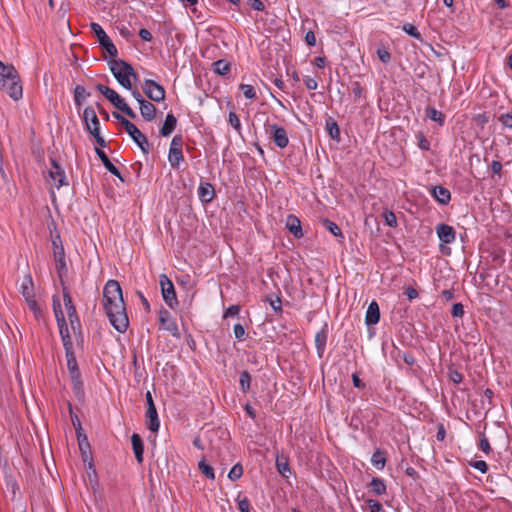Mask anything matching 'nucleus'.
Instances as JSON below:
<instances>
[{
	"mask_svg": "<svg viewBox=\"0 0 512 512\" xmlns=\"http://www.w3.org/2000/svg\"><path fill=\"white\" fill-rule=\"evenodd\" d=\"M238 509L240 512H250V503L247 498L238 500Z\"/></svg>",
	"mask_w": 512,
	"mask_h": 512,
	"instance_id": "58",
	"label": "nucleus"
},
{
	"mask_svg": "<svg viewBox=\"0 0 512 512\" xmlns=\"http://www.w3.org/2000/svg\"><path fill=\"white\" fill-rule=\"evenodd\" d=\"M377 56L379 60L384 63L388 64L391 60V54L388 52V50L384 46H380L376 50Z\"/></svg>",
	"mask_w": 512,
	"mask_h": 512,
	"instance_id": "43",
	"label": "nucleus"
},
{
	"mask_svg": "<svg viewBox=\"0 0 512 512\" xmlns=\"http://www.w3.org/2000/svg\"><path fill=\"white\" fill-rule=\"evenodd\" d=\"M52 307L56 320L60 319V321H63L65 315L64 312L62 311L61 302L57 295H53L52 297Z\"/></svg>",
	"mask_w": 512,
	"mask_h": 512,
	"instance_id": "37",
	"label": "nucleus"
},
{
	"mask_svg": "<svg viewBox=\"0 0 512 512\" xmlns=\"http://www.w3.org/2000/svg\"><path fill=\"white\" fill-rule=\"evenodd\" d=\"M109 67L118 83L123 88L131 90V79L133 78L137 80L138 78L133 67L126 61L121 59H112L111 61H109Z\"/></svg>",
	"mask_w": 512,
	"mask_h": 512,
	"instance_id": "4",
	"label": "nucleus"
},
{
	"mask_svg": "<svg viewBox=\"0 0 512 512\" xmlns=\"http://www.w3.org/2000/svg\"><path fill=\"white\" fill-rule=\"evenodd\" d=\"M448 374H449V379L455 384H459L463 380L462 374L459 371H457L456 369H450Z\"/></svg>",
	"mask_w": 512,
	"mask_h": 512,
	"instance_id": "52",
	"label": "nucleus"
},
{
	"mask_svg": "<svg viewBox=\"0 0 512 512\" xmlns=\"http://www.w3.org/2000/svg\"><path fill=\"white\" fill-rule=\"evenodd\" d=\"M140 113L146 121H152L156 117V107L145 100L140 104Z\"/></svg>",
	"mask_w": 512,
	"mask_h": 512,
	"instance_id": "24",
	"label": "nucleus"
},
{
	"mask_svg": "<svg viewBox=\"0 0 512 512\" xmlns=\"http://www.w3.org/2000/svg\"><path fill=\"white\" fill-rule=\"evenodd\" d=\"M148 429L154 433L158 432L160 428V421L156 408H147L146 411Z\"/></svg>",
	"mask_w": 512,
	"mask_h": 512,
	"instance_id": "19",
	"label": "nucleus"
},
{
	"mask_svg": "<svg viewBox=\"0 0 512 512\" xmlns=\"http://www.w3.org/2000/svg\"><path fill=\"white\" fill-rule=\"evenodd\" d=\"M304 84L307 87V89H309V90H316L318 88L317 80L310 76H306L304 78Z\"/></svg>",
	"mask_w": 512,
	"mask_h": 512,
	"instance_id": "56",
	"label": "nucleus"
},
{
	"mask_svg": "<svg viewBox=\"0 0 512 512\" xmlns=\"http://www.w3.org/2000/svg\"><path fill=\"white\" fill-rule=\"evenodd\" d=\"M327 337H328V335H327L326 328H322L315 335V345H316V349H317V352L320 357L322 356V354L325 351Z\"/></svg>",
	"mask_w": 512,
	"mask_h": 512,
	"instance_id": "26",
	"label": "nucleus"
},
{
	"mask_svg": "<svg viewBox=\"0 0 512 512\" xmlns=\"http://www.w3.org/2000/svg\"><path fill=\"white\" fill-rule=\"evenodd\" d=\"M93 137L95 138L97 144L101 147H105L106 146V142L104 140V138L100 135V130H97V132H90Z\"/></svg>",
	"mask_w": 512,
	"mask_h": 512,
	"instance_id": "63",
	"label": "nucleus"
},
{
	"mask_svg": "<svg viewBox=\"0 0 512 512\" xmlns=\"http://www.w3.org/2000/svg\"><path fill=\"white\" fill-rule=\"evenodd\" d=\"M270 138L275 145L281 149L286 148L289 144V138L286 130L277 124H271L267 128Z\"/></svg>",
	"mask_w": 512,
	"mask_h": 512,
	"instance_id": "9",
	"label": "nucleus"
},
{
	"mask_svg": "<svg viewBox=\"0 0 512 512\" xmlns=\"http://www.w3.org/2000/svg\"><path fill=\"white\" fill-rule=\"evenodd\" d=\"M269 303H270V306L272 307V309L276 312V313H279L281 312L282 310V303H281V300L279 297H270L269 298Z\"/></svg>",
	"mask_w": 512,
	"mask_h": 512,
	"instance_id": "53",
	"label": "nucleus"
},
{
	"mask_svg": "<svg viewBox=\"0 0 512 512\" xmlns=\"http://www.w3.org/2000/svg\"><path fill=\"white\" fill-rule=\"evenodd\" d=\"M425 115L428 119L437 122L440 126L444 124L445 116L442 112L438 111L434 107H427L425 110Z\"/></svg>",
	"mask_w": 512,
	"mask_h": 512,
	"instance_id": "33",
	"label": "nucleus"
},
{
	"mask_svg": "<svg viewBox=\"0 0 512 512\" xmlns=\"http://www.w3.org/2000/svg\"><path fill=\"white\" fill-rule=\"evenodd\" d=\"M239 312H240L239 305H231L224 312V318L234 317V316L238 315Z\"/></svg>",
	"mask_w": 512,
	"mask_h": 512,
	"instance_id": "55",
	"label": "nucleus"
},
{
	"mask_svg": "<svg viewBox=\"0 0 512 512\" xmlns=\"http://www.w3.org/2000/svg\"><path fill=\"white\" fill-rule=\"evenodd\" d=\"M473 467L475 469H477L478 471H480L481 473H485L488 469L486 462L483 460L476 461L474 463Z\"/></svg>",
	"mask_w": 512,
	"mask_h": 512,
	"instance_id": "61",
	"label": "nucleus"
},
{
	"mask_svg": "<svg viewBox=\"0 0 512 512\" xmlns=\"http://www.w3.org/2000/svg\"><path fill=\"white\" fill-rule=\"evenodd\" d=\"M198 469L200 472L205 475L208 479L214 480L215 479V473L214 469L211 465L206 463L205 459H202L198 463Z\"/></svg>",
	"mask_w": 512,
	"mask_h": 512,
	"instance_id": "36",
	"label": "nucleus"
},
{
	"mask_svg": "<svg viewBox=\"0 0 512 512\" xmlns=\"http://www.w3.org/2000/svg\"><path fill=\"white\" fill-rule=\"evenodd\" d=\"M214 72L219 75H226L230 71V64L225 60H218L213 63Z\"/></svg>",
	"mask_w": 512,
	"mask_h": 512,
	"instance_id": "39",
	"label": "nucleus"
},
{
	"mask_svg": "<svg viewBox=\"0 0 512 512\" xmlns=\"http://www.w3.org/2000/svg\"><path fill=\"white\" fill-rule=\"evenodd\" d=\"M276 467L278 472L283 477H288L291 473L288 460L285 457H277L276 458Z\"/></svg>",
	"mask_w": 512,
	"mask_h": 512,
	"instance_id": "35",
	"label": "nucleus"
},
{
	"mask_svg": "<svg viewBox=\"0 0 512 512\" xmlns=\"http://www.w3.org/2000/svg\"><path fill=\"white\" fill-rule=\"evenodd\" d=\"M431 192L434 199L442 205L448 204L451 199L450 191L444 186H435L432 188Z\"/></svg>",
	"mask_w": 512,
	"mask_h": 512,
	"instance_id": "16",
	"label": "nucleus"
},
{
	"mask_svg": "<svg viewBox=\"0 0 512 512\" xmlns=\"http://www.w3.org/2000/svg\"><path fill=\"white\" fill-rule=\"evenodd\" d=\"M83 121L89 132H97L100 130V122L92 107H86L83 111Z\"/></svg>",
	"mask_w": 512,
	"mask_h": 512,
	"instance_id": "13",
	"label": "nucleus"
},
{
	"mask_svg": "<svg viewBox=\"0 0 512 512\" xmlns=\"http://www.w3.org/2000/svg\"><path fill=\"white\" fill-rule=\"evenodd\" d=\"M0 89L15 101L22 98L23 88L17 70L13 65H6L2 61H0Z\"/></svg>",
	"mask_w": 512,
	"mask_h": 512,
	"instance_id": "2",
	"label": "nucleus"
},
{
	"mask_svg": "<svg viewBox=\"0 0 512 512\" xmlns=\"http://www.w3.org/2000/svg\"><path fill=\"white\" fill-rule=\"evenodd\" d=\"M228 122L239 134L241 133V122L235 112H229Z\"/></svg>",
	"mask_w": 512,
	"mask_h": 512,
	"instance_id": "44",
	"label": "nucleus"
},
{
	"mask_svg": "<svg viewBox=\"0 0 512 512\" xmlns=\"http://www.w3.org/2000/svg\"><path fill=\"white\" fill-rule=\"evenodd\" d=\"M324 226L334 236H336V237H343L341 229L339 228V226L336 223H334L332 221H329V220H325L324 221Z\"/></svg>",
	"mask_w": 512,
	"mask_h": 512,
	"instance_id": "45",
	"label": "nucleus"
},
{
	"mask_svg": "<svg viewBox=\"0 0 512 512\" xmlns=\"http://www.w3.org/2000/svg\"><path fill=\"white\" fill-rule=\"evenodd\" d=\"M59 328V332L62 338L63 346L65 350H71L73 347L72 340L69 334V329L66 323V319L63 318V321L60 319L56 320Z\"/></svg>",
	"mask_w": 512,
	"mask_h": 512,
	"instance_id": "18",
	"label": "nucleus"
},
{
	"mask_svg": "<svg viewBox=\"0 0 512 512\" xmlns=\"http://www.w3.org/2000/svg\"><path fill=\"white\" fill-rule=\"evenodd\" d=\"M183 139L180 135H175L170 143V150H182Z\"/></svg>",
	"mask_w": 512,
	"mask_h": 512,
	"instance_id": "51",
	"label": "nucleus"
},
{
	"mask_svg": "<svg viewBox=\"0 0 512 512\" xmlns=\"http://www.w3.org/2000/svg\"><path fill=\"white\" fill-rule=\"evenodd\" d=\"M159 282L164 301L170 308H174L178 302L172 281L165 274H161L159 277Z\"/></svg>",
	"mask_w": 512,
	"mask_h": 512,
	"instance_id": "7",
	"label": "nucleus"
},
{
	"mask_svg": "<svg viewBox=\"0 0 512 512\" xmlns=\"http://www.w3.org/2000/svg\"><path fill=\"white\" fill-rule=\"evenodd\" d=\"M369 488L370 491L377 496H381L386 493V484L384 480L379 477L372 478Z\"/></svg>",
	"mask_w": 512,
	"mask_h": 512,
	"instance_id": "27",
	"label": "nucleus"
},
{
	"mask_svg": "<svg viewBox=\"0 0 512 512\" xmlns=\"http://www.w3.org/2000/svg\"><path fill=\"white\" fill-rule=\"evenodd\" d=\"M53 253L57 272L59 275H61V272L66 268L64 249L62 246H56V249H54Z\"/></svg>",
	"mask_w": 512,
	"mask_h": 512,
	"instance_id": "28",
	"label": "nucleus"
},
{
	"mask_svg": "<svg viewBox=\"0 0 512 512\" xmlns=\"http://www.w3.org/2000/svg\"><path fill=\"white\" fill-rule=\"evenodd\" d=\"M184 156L182 150H170L168 153V161L172 168L178 169L181 162H183Z\"/></svg>",
	"mask_w": 512,
	"mask_h": 512,
	"instance_id": "31",
	"label": "nucleus"
},
{
	"mask_svg": "<svg viewBox=\"0 0 512 512\" xmlns=\"http://www.w3.org/2000/svg\"><path fill=\"white\" fill-rule=\"evenodd\" d=\"M436 233L440 240V247L451 244L456 239V233L452 226L447 224H439L436 226Z\"/></svg>",
	"mask_w": 512,
	"mask_h": 512,
	"instance_id": "12",
	"label": "nucleus"
},
{
	"mask_svg": "<svg viewBox=\"0 0 512 512\" xmlns=\"http://www.w3.org/2000/svg\"><path fill=\"white\" fill-rule=\"evenodd\" d=\"M97 90L103 95L105 96V98L112 102L113 99H115L119 94L114 91L113 89L103 85V84H98L97 85Z\"/></svg>",
	"mask_w": 512,
	"mask_h": 512,
	"instance_id": "38",
	"label": "nucleus"
},
{
	"mask_svg": "<svg viewBox=\"0 0 512 512\" xmlns=\"http://www.w3.org/2000/svg\"><path fill=\"white\" fill-rule=\"evenodd\" d=\"M95 152L97 156L100 158L101 162L103 163L104 167L114 176L118 177L119 179L123 180L121 177V173L119 169L110 161L108 156L104 151H102L99 148H95Z\"/></svg>",
	"mask_w": 512,
	"mask_h": 512,
	"instance_id": "17",
	"label": "nucleus"
},
{
	"mask_svg": "<svg viewBox=\"0 0 512 512\" xmlns=\"http://www.w3.org/2000/svg\"><path fill=\"white\" fill-rule=\"evenodd\" d=\"M49 178L51 185L56 188H60L61 186L68 185L66 180L65 171L61 168V166L56 162L55 159H51V168L49 170Z\"/></svg>",
	"mask_w": 512,
	"mask_h": 512,
	"instance_id": "10",
	"label": "nucleus"
},
{
	"mask_svg": "<svg viewBox=\"0 0 512 512\" xmlns=\"http://www.w3.org/2000/svg\"><path fill=\"white\" fill-rule=\"evenodd\" d=\"M286 226H287L288 230L296 238L302 237L303 234H302L301 223H300V220L296 216L289 215L287 217Z\"/></svg>",
	"mask_w": 512,
	"mask_h": 512,
	"instance_id": "23",
	"label": "nucleus"
},
{
	"mask_svg": "<svg viewBox=\"0 0 512 512\" xmlns=\"http://www.w3.org/2000/svg\"><path fill=\"white\" fill-rule=\"evenodd\" d=\"M379 320H380L379 305L376 301L373 300L367 308L366 315H365V323L368 326L375 325L379 322Z\"/></svg>",
	"mask_w": 512,
	"mask_h": 512,
	"instance_id": "15",
	"label": "nucleus"
},
{
	"mask_svg": "<svg viewBox=\"0 0 512 512\" xmlns=\"http://www.w3.org/2000/svg\"><path fill=\"white\" fill-rule=\"evenodd\" d=\"M250 1V6L252 7V9L256 10V11H263L264 10V4L261 0H249Z\"/></svg>",
	"mask_w": 512,
	"mask_h": 512,
	"instance_id": "62",
	"label": "nucleus"
},
{
	"mask_svg": "<svg viewBox=\"0 0 512 512\" xmlns=\"http://www.w3.org/2000/svg\"><path fill=\"white\" fill-rule=\"evenodd\" d=\"M240 91L243 93L246 99H254L256 98V91L252 85L249 84H241L239 86Z\"/></svg>",
	"mask_w": 512,
	"mask_h": 512,
	"instance_id": "41",
	"label": "nucleus"
},
{
	"mask_svg": "<svg viewBox=\"0 0 512 512\" xmlns=\"http://www.w3.org/2000/svg\"><path fill=\"white\" fill-rule=\"evenodd\" d=\"M305 41L308 46H315L316 37L313 31L309 30L305 35Z\"/></svg>",
	"mask_w": 512,
	"mask_h": 512,
	"instance_id": "59",
	"label": "nucleus"
},
{
	"mask_svg": "<svg viewBox=\"0 0 512 512\" xmlns=\"http://www.w3.org/2000/svg\"><path fill=\"white\" fill-rule=\"evenodd\" d=\"M239 381H240V386H241L242 391L244 393L248 392L250 389V383H251V376H250L249 372L243 371L240 374Z\"/></svg>",
	"mask_w": 512,
	"mask_h": 512,
	"instance_id": "40",
	"label": "nucleus"
},
{
	"mask_svg": "<svg viewBox=\"0 0 512 512\" xmlns=\"http://www.w3.org/2000/svg\"><path fill=\"white\" fill-rule=\"evenodd\" d=\"M113 116L124 126L126 132L138 145L142 152L148 154L149 143L147 137L137 128V126L118 113H113Z\"/></svg>",
	"mask_w": 512,
	"mask_h": 512,
	"instance_id": "5",
	"label": "nucleus"
},
{
	"mask_svg": "<svg viewBox=\"0 0 512 512\" xmlns=\"http://www.w3.org/2000/svg\"><path fill=\"white\" fill-rule=\"evenodd\" d=\"M131 443H132V448H133L137 462L142 463L143 462L144 445H143L141 437L138 434L134 433L131 436Z\"/></svg>",
	"mask_w": 512,
	"mask_h": 512,
	"instance_id": "20",
	"label": "nucleus"
},
{
	"mask_svg": "<svg viewBox=\"0 0 512 512\" xmlns=\"http://www.w3.org/2000/svg\"><path fill=\"white\" fill-rule=\"evenodd\" d=\"M90 96L83 86L77 85L74 89V102L76 107L80 108L82 103Z\"/></svg>",
	"mask_w": 512,
	"mask_h": 512,
	"instance_id": "32",
	"label": "nucleus"
},
{
	"mask_svg": "<svg viewBox=\"0 0 512 512\" xmlns=\"http://www.w3.org/2000/svg\"><path fill=\"white\" fill-rule=\"evenodd\" d=\"M90 28L97 37L100 46L107 52L110 57L115 58L118 55V50L102 26L93 22L90 24Z\"/></svg>",
	"mask_w": 512,
	"mask_h": 512,
	"instance_id": "6",
	"label": "nucleus"
},
{
	"mask_svg": "<svg viewBox=\"0 0 512 512\" xmlns=\"http://www.w3.org/2000/svg\"><path fill=\"white\" fill-rule=\"evenodd\" d=\"M66 351V358H67V367L70 372L71 378L75 384V386H78L80 384V371L78 368V364L76 361V358L74 356V353L71 350H65Z\"/></svg>",
	"mask_w": 512,
	"mask_h": 512,
	"instance_id": "14",
	"label": "nucleus"
},
{
	"mask_svg": "<svg viewBox=\"0 0 512 512\" xmlns=\"http://www.w3.org/2000/svg\"><path fill=\"white\" fill-rule=\"evenodd\" d=\"M479 448L486 454L491 451V447L487 438H482L480 440Z\"/></svg>",
	"mask_w": 512,
	"mask_h": 512,
	"instance_id": "60",
	"label": "nucleus"
},
{
	"mask_svg": "<svg viewBox=\"0 0 512 512\" xmlns=\"http://www.w3.org/2000/svg\"><path fill=\"white\" fill-rule=\"evenodd\" d=\"M117 109L125 113L127 116L131 118H135L136 114L135 112L127 105L125 100L118 95L113 101L111 102Z\"/></svg>",
	"mask_w": 512,
	"mask_h": 512,
	"instance_id": "30",
	"label": "nucleus"
},
{
	"mask_svg": "<svg viewBox=\"0 0 512 512\" xmlns=\"http://www.w3.org/2000/svg\"><path fill=\"white\" fill-rule=\"evenodd\" d=\"M451 314L453 317L461 318L464 315V307L461 303L453 304Z\"/></svg>",
	"mask_w": 512,
	"mask_h": 512,
	"instance_id": "54",
	"label": "nucleus"
},
{
	"mask_svg": "<svg viewBox=\"0 0 512 512\" xmlns=\"http://www.w3.org/2000/svg\"><path fill=\"white\" fill-rule=\"evenodd\" d=\"M402 29L405 33H407L408 35L412 36L415 39L419 40L421 38L420 32L413 24H410V23L404 24Z\"/></svg>",
	"mask_w": 512,
	"mask_h": 512,
	"instance_id": "48",
	"label": "nucleus"
},
{
	"mask_svg": "<svg viewBox=\"0 0 512 512\" xmlns=\"http://www.w3.org/2000/svg\"><path fill=\"white\" fill-rule=\"evenodd\" d=\"M139 36L143 41H151L152 35L147 29H140Z\"/></svg>",
	"mask_w": 512,
	"mask_h": 512,
	"instance_id": "64",
	"label": "nucleus"
},
{
	"mask_svg": "<svg viewBox=\"0 0 512 512\" xmlns=\"http://www.w3.org/2000/svg\"><path fill=\"white\" fill-rule=\"evenodd\" d=\"M383 217L385 220V224L388 225L389 227L397 226V218H396V215L392 211L385 210L383 212Z\"/></svg>",
	"mask_w": 512,
	"mask_h": 512,
	"instance_id": "47",
	"label": "nucleus"
},
{
	"mask_svg": "<svg viewBox=\"0 0 512 512\" xmlns=\"http://www.w3.org/2000/svg\"><path fill=\"white\" fill-rule=\"evenodd\" d=\"M160 321L163 324L164 329L169 331L172 335H178V326L168 311L160 314Z\"/></svg>",
	"mask_w": 512,
	"mask_h": 512,
	"instance_id": "22",
	"label": "nucleus"
},
{
	"mask_svg": "<svg viewBox=\"0 0 512 512\" xmlns=\"http://www.w3.org/2000/svg\"><path fill=\"white\" fill-rule=\"evenodd\" d=\"M327 128L332 139H339L340 130L336 122H327Z\"/></svg>",
	"mask_w": 512,
	"mask_h": 512,
	"instance_id": "50",
	"label": "nucleus"
},
{
	"mask_svg": "<svg viewBox=\"0 0 512 512\" xmlns=\"http://www.w3.org/2000/svg\"><path fill=\"white\" fill-rule=\"evenodd\" d=\"M369 512H385L382 504L379 501L373 499H367L365 501Z\"/></svg>",
	"mask_w": 512,
	"mask_h": 512,
	"instance_id": "46",
	"label": "nucleus"
},
{
	"mask_svg": "<svg viewBox=\"0 0 512 512\" xmlns=\"http://www.w3.org/2000/svg\"><path fill=\"white\" fill-rule=\"evenodd\" d=\"M19 291L30 311L34 314L35 318L39 320L42 317V304L36 296L34 283L30 274L23 277Z\"/></svg>",
	"mask_w": 512,
	"mask_h": 512,
	"instance_id": "3",
	"label": "nucleus"
},
{
	"mask_svg": "<svg viewBox=\"0 0 512 512\" xmlns=\"http://www.w3.org/2000/svg\"><path fill=\"white\" fill-rule=\"evenodd\" d=\"M243 475V467L241 464H235L229 471L228 477L231 481L238 480Z\"/></svg>",
	"mask_w": 512,
	"mask_h": 512,
	"instance_id": "42",
	"label": "nucleus"
},
{
	"mask_svg": "<svg viewBox=\"0 0 512 512\" xmlns=\"http://www.w3.org/2000/svg\"><path fill=\"white\" fill-rule=\"evenodd\" d=\"M144 93L146 96L155 102H161L165 99V90L159 83L146 79L143 86Z\"/></svg>",
	"mask_w": 512,
	"mask_h": 512,
	"instance_id": "8",
	"label": "nucleus"
},
{
	"mask_svg": "<svg viewBox=\"0 0 512 512\" xmlns=\"http://www.w3.org/2000/svg\"><path fill=\"white\" fill-rule=\"evenodd\" d=\"M177 119L172 113L166 115L163 126L160 129V134L163 137L169 136L176 128Z\"/></svg>",
	"mask_w": 512,
	"mask_h": 512,
	"instance_id": "21",
	"label": "nucleus"
},
{
	"mask_svg": "<svg viewBox=\"0 0 512 512\" xmlns=\"http://www.w3.org/2000/svg\"><path fill=\"white\" fill-rule=\"evenodd\" d=\"M103 307L111 325L120 333L129 326L122 289L116 280H108L103 289Z\"/></svg>",
	"mask_w": 512,
	"mask_h": 512,
	"instance_id": "1",
	"label": "nucleus"
},
{
	"mask_svg": "<svg viewBox=\"0 0 512 512\" xmlns=\"http://www.w3.org/2000/svg\"><path fill=\"white\" fill-rule=\"evenodd\" d=\"M117 109L125 113L127 116L131 118H135L136 114L135 112L127 105L125 100L118 95L113 101L111 102Z\"/></svg>",
	"mask_w": 512,
	"mask_h": 512,
	"instance_id": "29",
	"label": "nucleus"
},
{
	"mask_svg": "<svg viewBox=\"0 0 512 512\" xmlns=\"http://www.w3.org/2000/svg\"><path fill=\"white\" fill-rule=\"evenodd\" d=\"M201 201L209 203L214 197V188L210 183H202L198 188Z\"/></svg>",
	"mask_w": 512,
	"mask_h": 512,
	"instance_id": "25",
	"label": "nucleus"
},
{
	"mask_svg": "<svg viewBox=\"0 0 512 512\" xmlns=\"http://www.w3.org/2000/svg\"><path fill=\"white\" fill-rule=\"evenodd\" d=\"M63 301L66 308L68 320L70 322V326L72 330L75 331L79 327V319L77 317L76 309L72 303L69 291L66 288L63 289Z\"/></svg>",
	"mask_w": 512,
	"mask_h": 512,
	"instance_id": "11",
	"label": "nucleus"
},
{
	"mask_svg": "<svg viewBox=\"0 0 512 512\" xmlns=\"http://www.w3.org/2000/svg\"><path fill=\"white\" fill-rule=\"evenodd\" d=\"M233 332H234L235 338L238 341L245 340L247 334H246L245 328L243 327L242 324H240V323L235 324L234 328H233Z\"/></svg>",
	"mask_w": 512,
	"mask_h": 512,
	"instance_id": "49",
	"label": "nucleus"
},
{
	"mask_svg": "<svg viewBox=\"0 0 512 512\" xmlns=\"http://www.w3.org/2000/svg\"><path fill=\"white\" fill-rule=\"evenodd\" d=\"M371 463L374 467L381 470L385 467L386 458L380 449H376L371 457Z\"/></svg>",
	"mask_w": 512,
	"mask_h": 512,
	"instance_id": "34",
	"label": "nucleus"
},
{
	"mask_svg": "<svg viewBox=\"0 0 512 512\" xmlns=\"http://www.w3.org/2000/svg\"><path fill=\"white\" fill-rule=\"evenodd\" d=\"M499 121L505 127L512 128V115L505 113L499 117Z\"/></svg>",
	"mask_w": 512,
	"mask_h": 512,
	"instance_id": "57",
	"label": "nucleus"
}]
</instances>
